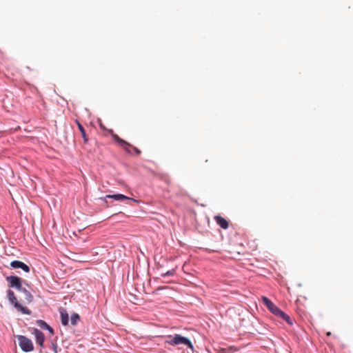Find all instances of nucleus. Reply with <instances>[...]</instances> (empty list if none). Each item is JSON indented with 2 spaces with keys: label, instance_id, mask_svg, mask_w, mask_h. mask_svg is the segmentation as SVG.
Segmentation results:
<instances>
[{
  "label": "nucleus",
  "instance_id": "39448f33",
  "mask_svg": "<svg viewBox=\"0 0 353 353\" xmlns=\"http://www.w3.org/2000/svg\"><path fill=\"white\" fill-rule=\"evenodd\" d=\"M32 334H34L36 343L39 347V352L41 353L43 352L42 350L43 347V343L45 341L44 334L37 328H33Z\"/></svg>",
  "mask_w": 353,
  "mask_h": 353
},
{
  "label": "nucleus",
  "instance_id": "f3484780",
  "mask_svg": "<svg viewBox=\"0 0 353 353\" xmlns=\"http://www.w3.org/2000/svg\"><path fill=\"white\" fill-rule=\"evenodd\" d=\"M269 310L276 316L281 310L276 305H274Z\"/></svg>",
  "mask_w": 353,
  "mask_h": 353
},
{
  "label": "nucleus",
  "instance_id": "4468645a",
  "mask_svg": "<svg viewBox=\"0 0 353 353\" xmlns=\"http://www.w3.org/2000/svg\"><path fill=\"white\" fill-rule=\"evenodd\" d=\"M37 325L43 330H48L50 333H53V329L48 325L44 321H37Z\"/></svg>",
  "mask_w": 353,
  "mask_h": 353
},
{
  "label": "nucleus",
  "instance_id": "a211bd4d",
  "mask_svg": "<svg viewBox=\"0 0 353 353\" xmlns=\"http://www.w3.org/2000/svg\"><path fill=\"white\" fill-rule=\"evenodd\" d=\"M51 348H52V350L53 352V353H57L58 352V346H57V344L54 342V341H52L51 343Z\"/></svg>",
  "mask_w": 353,
  "mask_h": 353
},
{
  "label": "nucleus",
  "instance_id": "f8f14e48",
  "mask_svg": "<svg viewBox=\"0 0 353 353\" xmlns=\"http://www.w3.org/2000/svg\"><path fill=\"white\" fill-rule=\"evenodd\" d=\"M76 123H77L78 128L81 134V136L83 139V143L85 144H87L88 142V138L87 137V134L85 133V130L84 128L83 127V125L80 123V122L79 121L77 120Z\"/></svg>",
  "mask_w": 353,
  "mask_h": 353
},
{
  "label": "nucleus",
  "instance_id": "20e7f679",
  "mask_svg": "<svg viewBox=\"0 0 353 353\" xmlns=\"http://www.w3.org/2000/svg\"><path fill=\"white\" fill-rule=\"evenodd\" d=\"M108 132L111 134L113 139L122 147L126 152L131 154L130 148L132 145L125 141L121 139L117 134H114L112 130H108Z\"/></svg>",
  "mask_w": 353,
  "mask_h": 353
},
{
  "label": "nucleus",
  "instance_id": "6ab92c4d",
  "mask_svg": "<svg viewBox=\"0 0 353 353\" xmlns=\"http://www.w3.org/2000/svg\"><path fill=\"white\" fill-rule=\"evenodd\" d=\"M174 272H175L174 270H171L165 273H163L162 276H172L174 274Z\"/></svg>",
  "mask_w": 353,
  "mask_h": 353
},
{
  "label": "nucleus",
  "instance_id": "f03ea898",
  "mask_svg": "<svg viewBox=\"0 0 353 353\" xmlns=\"http://www.w3.org/2000/svg\"><path fill=\"white\" fill-rule=\"evenodd\" d=\"M7 296L10 303L14 305L17 311L21 312L22 314H30V310L21 305V303L17 301L13 291L8 290L7 292Z\"/></svg>",
  "mask_w": 353,
  "mask_h": 353
},
{
  "label": "nucleus",
  "instance_id": "f257e3e1",
  "mask_svg": "<svg viewBox=\"0 0 353 353\" xmlns=\"http://www.w3.org/2000/svg\"><path fill=\"white\" fill-rule=\"evenodd\" d=\"M166 343L173 346L184 345L191 350L193 349V345L190 340L188 338L183 336L180 334H175L174 336H168V339L166 340Z\"/></svg>",
  "mask_w": 353,
  "mask_h": 353
},
{
  "label": "nucleus",
  "instance_id": "6e6552de",
  "mask_svg": "<svg viewBox=\"0 0 353 353\" xmlns=\"http://www.w3.org/2000/svg\"><path fill=\"white\" fill-rule=\"evenodd\" d=\"M216 223L223 229H227L229 226L228 221L221 216H215Z\"/></svg>",
  "mask_w": 353,
  "mask_h": 353
},
{
  "label": "nucleus",
  "instance_id": "2eb2a0df",
  "mask_svg": "<svg viewBox=\"0 0 353 353\" xmlns=\"http://www.w3.org/2000/svg\"><path fill=\"white\" fill-rule=\"evenodd\" d=\"M262 301L265 305L270 310L274 304L268 298L262 296Z\"/></svg>",
  "mask_w": 353,
  "mask_h": 353
},
{
  "label": "nucleus",
  "instance_id": "423d86ee",
  "mask_svg": "<svg viewBox=\"0 0 353 353\" xmlns=\"http://www.w3.org/2000/svg\"><path fill=\"white\" fill-rule=\"evenodd\" d=\"M6 280L9 282V286L10 288H16L18 291H20L23 288L21 285V280L17 276H10L6 278Z\"/></svg>",
  "mask_w": 353,
  "mask_h": 353
},
{
  "label": "nucleus",
  "instance_id": "9d476101",
  "mask_svg": "<svg viewBox=\"0 0 353 353\" xmlns=\"http://www.w3.org/2000/svg\"><path fill=\"white\" fill-rule=\"evenodd\" d=\"M276 317L285 321L288 325H292L293 324L292 321L289 315L285 314L282 310H280L279 312L276 315Z\"/></svg>",
  "mask_w": 353,
  "mask_h": 353
},
{
  "label": "nucleus",
  "instance_id": "ddd939ff",
  "mask_svg": "<svg viewBox=\"0 0 353 353\" xmlns=\"http://www.w3.org/2000/svg\"><path fill=\"white\" fill-rule=\"evenodd\" d=\"M105 198H111V199H114L117 201H123V200H125V199H130L129 197H128L123 194H108V195L105 196Z\"/></svg>",
  "mask_w": 353,
  "mask_h": 353
},
{
  "label": "nucleus",
  "instance_id": "4be33fe9",
  "mask_svg": "<svg viewBox=\"0 0 353 353\" xmlns=\"http://www.w3.org/2000/svg\"><path fill=\"white\" fill-rule=\"evenodd\" d=\"M327 334V336H331V334H331V332H327V334Z\"/></svg>",
  "mask_w": 353,
  "mask_h": 353
},
{
  "label": "nucleus",
  "instance_id": "9b49d317",
  "mask_svg": "<svg viewBox=\"0 0 353 353\" xmlns=\"http://www.w3.org/2000/svg\"><path fill=\"white\" fill-rule=\"evenodd\" d=\"M60 314H61V320L62 325H63L65 326L67 325L68 324V321H69V316H68V314L67 313L66 310H65L64 309H61Z\"/></svg>",
  "mask_w": 353,
  "mask_h": 353
},
{
  "label": "nucleus",
  "instance_id": "1a4fd4ad",
  "mask_svg": "<svg viewBox=\"0 0 353 353\" xmlns=\"http://www.w3.org/2000/svg\"><path fill=\"white\" fill-rule=\"evenodd\" d=\"M23 295V301L26 303H30L33 300V296L31 293L26 288H23L20 291Z\"/></svg>",
  "mask_w": 353,
  "mask_h": 353
},
{
  "label": "nucleus",
  "instance_id": "aec40b11",
  "mask_svg": "<svg viewBox=\"0 0 353 353\" xmlns=\"http://www.w3.org/2000/svg\"><path fill=\"white\" fill-rule=\"evenodd\" d=\"M132 149L134 151L137 155H139L141 154V150L137 148L132 145Z\"/></svg>",
  "mask_w": 353,
  "mask_h": 353
},
{
  "label": "nucleus",
  "instance_id": "0eeeda50",
  "mask_svg": "<svg viewBox=\"0 0 353 353\" xmlns=\"http://www.w3.org/2000/svg\"><path fill=\"white\" fill-rule=\"evenodd\" d=\"M10 265L13 268H21L26 272H30L29 266L20 261H13L11 262Z\"/></svg>",
  "mask_w": 353,
  "mask_h": 353
},
{
  "label": "nucleus",
  "instance_id": "7ed1b4c3",
  "mask_svg": "<svg viewBox=\"0 0 353 353\" xmlns=\"http://www.w3.org/2000/svg\"><path fill=\"white\" fill-rule=\"evenodd\" d=\"M19 345L25 352H29L34 350V345L32 341L28 337L23 335H17Z\"/></svg>",
  "mask_w": 353,
  "mask_h": 353
},
{
  "label": "nucleus",
  "instance_id": "412c9836",
  "mask_svg": "<svg viewBox=\"0 0 353 353\" xmlns=\"http://www.w3.org/2000/svg\"><path fill=\"white\" fill-rule=\"evenodd\" d=\"M100 127H101V128H102V129H103V130H105V127H104V125H103V124H101V123L100 124Z\"/></svg>",
  "mask_w": 353,
  "mask_h": 353
},
{
  "label": "nucleus",
  "instance_id": "dca6fc26",
  "mask_svg": "<svg viewBox=\"0 0 353 353\" xmlns=\"http://www.w3.org/2000/svg\"><path fill=\"white\" fill-rule=\"evenodd\" d=\"M80 320V316L78 314H72L70 316V322L72 325H75Z\"/></svg>",
  "mask_w": 353,
  "mask_h": 353
}]
</instances>
